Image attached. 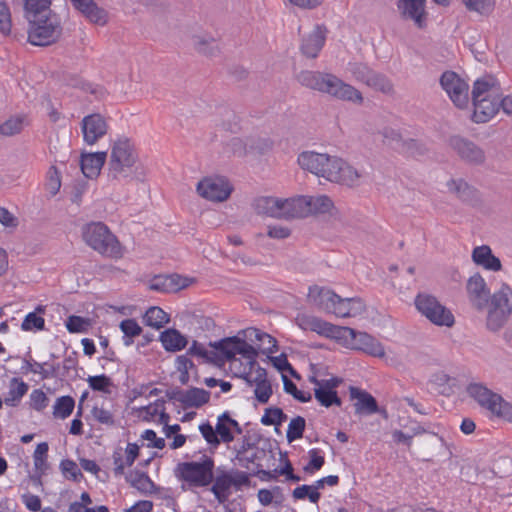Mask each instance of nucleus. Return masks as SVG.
Wrapping results in <instances>:
<instances>
[{"instance_id": "f257e3e1", "label": "nucleus", "mask_w": 512, "mask_h": 512, "mask_svg": "<svg viewBox=\"0 0 512 512\" xmlns=\"http://www.w3.org/2000/svg\"><path fill=\"white\" fill-rule=\"evenodd\" d=\"M466 292L472 307L477 311H487L486 328L497 332L512 315V288L502 283L493 294L480 273L470 276L466 283Z\"/></svg>"}, {"instance_id": "f03ea898", "label": "nucleus", "mask_w": 512, "mask_h": 512, "mask_svg": "<svg viewBox=\"0 0 512 512\" xmlns=\"http://www.w3.org/2000/svg\"><path fill=\"white\" fill-rule=\"evenodd\" d=\"M147 169L141 163L134 142L127 137H119L111 144L107 165V178L112 182H144Z\"/></svg>"}, {"instance_id": "7ed1b4c3", "label": "nucleus", "mask_w": 512, "mask_h": 512, "mask_svg": "<svg viewBox=\"0 0 512 512\" xmlns=\"http://www.w3.org/2000/svg\"><path fill=\"white\" fill-rule=\"evenodd\" d=\"M296 79L302 86L328 94L337 100L358 105L364 101L362 93L357 88L332 73L301 71L297 74Z\"/></svg>"}, {"instance_id": "20e7f679", "label": "nucleus", "mask_w": 512, "mask_h": 512, "mask_svg": "<svg viewBox=\"0 0 512 512\" xmlns=\"http://www.w3.org/2000/svg\"><path fill=\"white\" fill-rule=\"evenodd\" d=\"M82 238L90 248L103 256L119 259L124 255V248L103 222H90L84 225Z\"/></svg>"}, {"instance_id": "39448f33", "label": "nucleus", "mask_w": 512, "mask_h": 512, "mask_svg": "<svg viewBox=\"0 0 512 512\" xmlns=\"http://www.w3.org/2000/svg\"><path fill=\"white\" fill-rule=\"evenodd\" d=\"M214 459L202 455L198 461L180 462L174 469L175 477L182 482V489L203 488L212 484L214 480Z\"/></svg>"}, {"instance_id": "423d86ee", "label": "nucleus", "mask_w": 512, "mask_h": 512, "mask_svg": "<svg viewBox=\"0 0 512 512\" xmlns=\"http://www.w3.org/2000/svg\"><path fill=\"white\" fill-rule=\"evenodd\" d=\"M327 160V163H323L319 177L348 187L359 185L362 174L355 167L338 156L327 154Z\"/></svg>"}, {"instance_id": "0eeeda50", "label": "nucleus", "mask_w": 512, "mask_h": 512, "mask_svg": "<svg viewBox=\"0 0 512 512\" xmlns=\"http://www.w3.org/2000/svg\"><path fill=\"white\" fill-rule=\"evenodd\" d=\"M467 393L480 406L486 408L492 414L512 422V405L506 402L500 395L479 383L468 385Z\"/></svg>"}, {"instance_id": "6e6552de", "label": "nucleus", "mask_w": 512, "mask_h": 512, "mask_svg": "<svg viewBox=\"0 0 512 512\" xmlns=\"http://www.w3.org/2000/svg\"><path fill=\"white\" fill-rule=\"evenodd\" d=\"M415 306L421 315L436 326L451 328L455 324V317L451 310L430 294H418L415 298Z\"/></svg>"}, {"instance_id": "1a4fd4ad", "label": "nucleus", "mask_w": 512, "mask_h": 512, "mask_svg": "<svg viewBox=\"0 0 512 512\" xmlns=\"http://www.w3.org/2000/svg\"><path fill=\"white\" fill-rule=\"evenodd\" d=\"M61 26L57 16L39 17L29 21L28 41L35 46H48L56 42L61 35Z\"/></svg>"}, {"instance_id": "9d476101", "label": "nucleus", "mask_w": 512, "mask_h": 512, "mask_svg": "<svg viewBox=\"0 0 512 512\" xmlns=\"http://www.w3.org/2000/svg\"><path fill=\"white\" fill-rule=\"evenodd\" d=\"M209 345L221 353L227 361L235 359L236 355H241L249 364L255 362L258 355L257 350L244 339L238 336L227 337L216 342H210Z\"/></svg>"}, {"instance_id": "9b49d317", "label": "nucleus", "mask_w": 512, "mask_h": 512, "mask_svg": "<svg viewBox=\"0 0 512 512\" xmlns=\"http://www.w3.org/2000/svg\"><path fill=\"white\" fill-rule=\"evenodd\" d=\"M233 187L222 176H207L201 179L196 186V192L200 197L211 202H223L227 200Z\"/></svg>"}, {"instance_id": "f8f14e48", "label": "nucleus", "mask_w": 512, "mask_h": 512, "mask_svg": "<svg viewBox=\"0 0 512 512\" xmlns=\"http://www.w3.org/2000/svg\"><path fill=\"white\" fill-rule=\"evenodd\" d=\"M440 84L454 105L464 109L469 104V85L453 71L441 75Z\"/></svg>"}, {"instance_id": "ddd939ff", "label": "nucleus", "mask_w": 512, "mask_h": 512, "mask_svg": "<svg viewBox=\"0 0 512 512\" xmlns=\"http://www.w3.org/2000/svg\"><path fill=\"white\" fill-rule=\"evenodd\" d=\"M342 338H350V348L366 353L373 357H384V346L372 335L366 332H357L353 328L344 327Z\"/></svg>"}, {"instance_id": "4468645a", "label": "nucleus", "mask_w": 512, "mask_h": 512, "mask_svg": "<svg viewBox=\"0 0 512 512\" xmlns=\"http://www.w3.org/2000/svg\"><path fill=\"white\" fill-rule=\"evenodd\" d=\"M295 321L302 330L316 332L328 338H342L344 327L331 324L316 316L299 314Z\"/></svg>"}, {"instance_id": "2eb2a0df", "label": "nucleus", "mask_w": 512, "mask_h": 512, "mask_svg": "<svg viewBox=\"0 0 512 512\" xmlns=\"http://www.w3.org/2000/svg\"><path fill=\"white\" fill-rule=\"evenodd\" d=\"M81 131L86 144H96L108 131L106 118L100 113L85 116L81 121Z\"/></svg>"}, {"instance_id": "dca6fc26", "label": "nucleus", "mask_w": 512, "mask_h": 512, "mask_svg": "<svg viewBox=\"0 0 512 512\" xmlns=\"http://www.w3.org/2000/svg\"><path fill=\"white\" fill-rule=\"evenodd\" d=\"M483 90L479 87L476 91H472V103L474 107L472 120L476 123H486L493 118L500 109V103L498 99H486L480 98L483 94Z\"/></svg>"}, {"instance_id": "f3484780", "label": "nucleus", "mask_w": 512, "mask_h": 512, "mask_svg": "<svg viewBox=\"0 0 512 512\" xmlns=\"http://www.w3.org/2000/svg\"><path fill=\"white\" fill-rule=\"evenodd\" d=\"M327 32L324 25H315L309 33L303 35L301 53L307 58H316L325 44Z\"/></svg>"}, {"instance_id": "a211bd4d", "label": "nucleus", "mask_w": 512, "mask_h": 512, "mask_svg": "<svg viewBox=\"0 0 512 512\" xmlns=\"http://www.w3.org/2000/svg\"><path fill=\"white\" fill-rule=\"evenodd\" d=\"M192 282L193 279L178 274L158 275L149 281L148 287L161 293H175L189 287Z\"/></svg>"}, {"instance_id": "6ab92c4d", "label": "nucleus", "mask_w": 512, "mask_h": 512, "mask_svg": "<svg viewBox=\"0 0 512 512\" xmlns=\"http://www.w3.org/2000/svg\"><path fill=\"white\" fill-rule=\"evenodd\" d=\"M338 296L339 295L333 290L327 287L313 285L309 287L307 299L310 304L314 305L319 310L334 314Z\"/></svg>"}, {"instance_id": "aec40b11", "label": "nucleus", "mask_w": 512, "mask_h": 512, "mask_svg": "<svg viewBox=\"0 0 512 512\" xmlns=\"http://www.w3.org/2000/svg\"><path fill=\"white\" fill-rule=\"evenodd\" d=\"M450 145L459 157L468 163L481 164L485 161L484 151L467 139L457 136L452 137Z\"/></svg>"}, {"instance_id": "412c9836", "label": "nucleus", "mask_w": 512, "mask_h": 512, "mask_svg": "<svg viewBox=\"0 0 512 512\" xmlns=\"http://www.w3.org/2000/svg\"><path fill=\"white\" fill-rule=\"evenodd\" d=\"M72 6L90 23L104 26L107 24L108 12L98 6L94 0H70Z\"/></svg>"}, {"instance_id": "4be33fe9", "label": "nucleus", "mask_w": 512, "mask_h": 512, "mask_svg": "<svg viewBox=\"0 0 512 512\" xmlns=\"http://www.w3.org/2000/svg\"><path fill=\"white\" fill-rule=\"evenodd\" d=\"M173 398L186 408H199L210 400V392L201 388L192 387L187 390H177Z\"/></svg>"}, {"instance_id": "5701e85b", "label": "nucleus", "mask_w": 512, "mask_h": 512, "mask_svg": "<svg viewBox=\"0 0 512 512\" xmlns=\"http://www.w3.org/2000/svg\"><path fill=\"white\" fill-rule=\"evenodd\" d=\"M471 258L475 265L485 270L498 272L502 269L500 259L493 254L492 249L488 245L473 248Z\"/></svg>"}, {"instance_id": "b1692460", "label": "nucleus", "mask_w": 512, "mask_h": 512, "mask_svg": "<svg viewBox=\"0 0 512 512\" xmlns=\"http://www.w3.org/2000/svg\"><path fill=\"white\" fill-rule=\"evenodd\" d=\"M397 7L401 16L410 19L422 28L425 22V0H398Z\"/></svg>"}, {"instance_id": "393cba45", "label": "nucleus", "mask_w": 512, "mask_h": 512, "mask_svg": "<svg viewBox=\"0 0 512 512\" xmlns=\"http://www.w3.org/2000/svg\"><path fill=\"white\" fill-rule=\"evenodd\" d=\"M191 46L200 54L205 56H216L220 53L219 41L207 32H198L190 38Z\"/></svg>"}, {"instance_id": "a878e982", "label": "nucleus", "mask_w": 512, "mask_h": 512, "mask_svg": "<svg viewBox=\"0 0 512 512\" xmlns=\"http://www.w3.org/2000/svg\"><path fill=\"white\" fill-rule=\"evenodd\" d=\"M106 158L107 152L82 153L80 166L83 174L90 179L98 177Z\"/></svg>"}, {"instance_id": "bb28decb", "label": "nucleus", "mask_w": 512, "mask_h": 512, "mask_svg": "<svg viewBox=\"0 0 512 512\" xmlns=\"http://www.w3.org/2000/svg\"><path fill=\"white\" fill-rule=\"evenodd\" d=\"M281 219L306 218V197L297 196L289 199H281Z\"/></svg>"}, {"instance_id": "cd10ccee", "label": "nucleus", "mask_w": 512, "mask_h": 512, "mask_svg": "<svg viewBox=\"0 0 512 512\" xmlns=\"http://www.w3.org/2000/svg\"><path fill=\"white\" fill-rule=\"evenodd\" d=\"M215 428L217 436L220 439V443L232 442L234 440L233 431H235L237 434L242 433L241 426L235 419L230 417L228 412H224L218 416Z\"/></svg>"}, {"instance_id": "c85d7f7f", "label": "nucleus", "mask_w": 512, "mask_h": 512, "mask_svg": "<svg viewBox=\"0 0 512 512\" xmlns=\"http://www.w3.org/2000/svg\"><path fill=\"white\" fill-rule=\"evenodd\" d=\"M307 216L328 214L333 216L336 208L332 199L327 195L305 196Z\"/></svg>"}, {"instance_id": "c756f323", "label": "nucleus", "mask_w": 512, "mask_h": 512, "mask_svg": "<svg viewBox=\"0 0 512 512\" xmlns=\"http://www.w3.org/2000/svg\"><path fill=\"white\" fill-rule=\"evenodd\" d=\"M350 395L356 400L354 407L357 414L371 415L378 411L377 401L368 392L352 387Z\"/></svg>"}, {"instance_id": "7c9ffc66", "label": "nucleus", "mask_w": 512, "mask_h": 512, "mask_svg": "<svg viewBox=\"0 0 512 512\" xmlns=\"http://www.w3.org/2000/svg\"><path fill=\"white\" fill-rule=\"evenodd\" d=\"M327 153H317L314 151H304L299 154L297 162L299 166L306 171L319 177L323 163H327Z\"/></svg>"}, {"instance_id": "2f4dec72", "label": "nucleus", "mask_w": 512, "mask_h": 512, "mask_svg": "<svg viewBox=\"0 0 512 512\" xmlns=\"http://www.w3.org/2000/svg\"><path fill=\"white\" fill-rule=\"evenodd\" d=\"M448 192L463 202H473L478 199V191L464 179H451L447 182Z\"/></svg>"}, {"instance_id": "473e14b6", "label": "nucleus", "mask_w": 512, "mask_h": 512, "mask_svg": "<svg viewBox=\"0 0 512 512\" xmlns=\"http://www.w3.org/2000/svg\"><path fill=\"white\" fill-rule=\"evenodd\" d=\"M213 485L211 487V492L214 494L215 498L218 500L220 504L225 503L230 495V488L235 483L233 480V476L227 472H223L214 476Z\"/></svg>"}, {"instance_id": "72a5a7b5", "label": "nucleus", "mask_w": 512, "mask_h": 512, "mask_svg": "<svg viewBox=\"0 0 512 512\" xmlns=\"http://www.w3.org/2000/svg\"><path fill=\"white\" fill-rule=\"evenodd\" d=\"M479 87L483 90V95L480 98L486 99H500L502 96V89L498 80L492 75H485L474 82L472 91H476Z\"/></svg>"}, {"instance_id": "f704fd0d", "label": "nucleus", "mask_w": 512, "mask_h": 512, "mask_svg": "<svg viewBox=\"0 0 512 512\" xmlns=\"http://www.w3.org/2000/svg\"><path fill=\"white\" fill-rule=\"evenodd\" d=\"M51 0H24L25 17L35 21L39 17L54 15L50 9Z\"/></svg>"}, {"instance_id": "c9c22d12", "label": "nucleus", "mask_w": 512, "mask_h": 512, "mask_svg": "<svg viewBox=\"0 0 512 512\" xmlns=\"http://www.w3.org/2000/svg\"><path fill=\"white\" fill-rule=\"evenodd\" d=\"M160 340L163 347L170 352L180 351L188 344L187 338L176 329H168L162 332Z\"/></svg>"}, {"instance_id": "e433bc0d", "label": "nucleus", "mask_w": 512, "mask_h": 512, "mask_svg": "<svg viewBox=\"0 0 512 512\" xmlns=\"http://www.w3.org/2000/svg\"><path fill=\"white\" fill-rule=\"evenodd\" d=\"M28 125L26 115L18 114L9 117L3 123H0V136L12 137L20 134L24 127Z\"/></svg>"}, {"instance_id": "4c0bfd02", "label": "nucleus", "mask_w": 512, "mask_h": 512, "mask_svg": "<svg viewBox=\"0 0 512 512\" xmlns=\"http://www.w3.org/2000/svg\"><path fill=\"white\" fill-rule=\"evenodd\" d=\"M281 199L274 197H260L255 201L254 207L258 214L274 218L281 216Z\"/></svg>"}, {"instance_id": "58836bf2", "label": "nucleus", "mask_w": 512, "mask_h": 512, "mask_svg": "<svg viewBox=\"0 0 512 512\" xmlns=\"http://www.w3.org/2000/svg\"><path fill=\"white\" fill-rule=\"evenodd\" d=\"M125 478L133 488L141 493H153L156 489L154 482L144 472L132 471Z\"/></svg>"}, {"instance_id": "ea45409f", "label": "nucleus", "mask_w": 512, "mask_h": 512, "mask_svg": "<svg viewBox=\"0 0 512 512\" xmlns=\"http://www.w3.org/2000/svg\"><path fill=\"white\" fill-rule=\"evenodd\" d=\"M27 391L28 385L24 381L19 380L18 378H12L9 385L8 395L4 402L8 406H15Z\"/></svg>"}, {"instance_id": "a19ab883", "label": "nucleus", "mask_w": 512, "mask_h": 512, "mask_svg": "<svg viewBox=\"0 0 512 512\" xmlns=\"http://www.w3.org/2000/svg\"><path fill=\"white\" fill-rule=\"evenodd\" d=\"M143 320L147 326L160 329L168 323L169 317L163 309L159 307H150L146 311Z\"/></svg>"}, {"instance_id": "79ce46f5", "label": "nucleus", "mask_w": 512, "mask_h": 512, "mask_svg": "<svg viewBox=\"0 0 512 512\" xmlns=\"http://www.w3.org/2000/svg\"><path fill=\"white\" fill-rule=\"evenodd\" d=\"M347 71L352 75V77L365 85L368 84L371 76L374 73L370 67H368L364 63L359 62H350L347 66Z\"/></svg>"}, {"instance_id": "37998d69", "label": "nucleus", "mask_w": 512, "mask_h": 512, "mask_svg": "<svg viewBox=\"0 0 512 512\" xmlns=\"http://www.w3.org/2000/svg\"><path fill=\"white\" fill-rule=\"evenodd\" d=\"M461 3L470 12H476L480 15L488 16L495 7V0H461Z\"/></svg>"}, {"instance_id": "c03bdc74", "label": "nucleus", "mask_w": 512, "mask_h": 512, "mask_svg": "<svg viewBox=\"0 0 512 512\" xmlns=\"http://www.w3.org/2000/svg\"><path fill=\"white\" fill-rule=\"evenodd\" d=\"M123 332V342L125 346L133 344V338L139 336L142 333V328L136 322L135 319H125L121 321L119 325Z\"/></svg>"}, {"instance_id": "a18cd8bd", "label": "nucleus", "mask_w": 512, "mask_h": 512, "mask_svg": "<svg viewBox=\"0 0 512 512\" xmlns=\"http://www.w3.org/2000/svg\"><path fill=\"white\" fill-rule=\"evenodd\" d=\"M75 401L71 396H62L56 399L53 406V415L55 418L66 419L72 413Z\"/></svg>"}, {"instance_id": "49530a36", "label": "nucleus", "mask_w": 512, "mask_h": 512, "mask_svg": "<svg viewBox=\"0 0 512 512\" xmlns=\"http://www.w3.org/2000/svg\"><path fill=\"white\" fill-rule=\"evenodd\" d=\"M45 309L43 306H38L36 312H31L26 315L24 318L21 328L24 331H32V330H43L45 326V320L43 317L39 316L38 313H44Z\"/></svg>"}, {"instance_id": "de8ad7c7", "label": "nucleus", "mask_w": 512, "mask_h": 512, "mask_svg": "<svg viewBox=\"0 0 512 512\" xmlns=\"http://www.w3.org/2000/svg\"><path fill=\"white\" fill-rule=\"evenodd\" d=\"M367 86L384 94H392L394 92V86L390 79L376 71H374Z\"/></svg>"}, {"instance_id": "09e8293b", "label": "nucleus", "mask_w": 512, "mask_h": 512, "mask_svg": "<svg viewBox=\"0 0 512 512\" xmlns=\"http://www.w3.org/2000/svg\"><path fill=\"white\" fill-rule=\"evenodd\" d=\"M65 326L70 333H85L92 326L90 318L71 315L67 318Z\"/></svg>"}, {"instance_id": "8fccbe9b", "label": "nucleus", "mask_w": 512, "mask_h": 512, "mask_svg": "<svg viewBox=\"0 0 512 512\" xmlns=\"http://www.w3.org/2000/svg\"><path fill=\"white\" fill-rule=\"evenodd\" d=\"M314 395L322 406L330 407L332 405H341V399L338 397L336 391L326 390L323 387L316 386L314 389Z\"/></svg>"}, {"instance_id": "3c124183", "label": "nucleus", "mask_w": 512, "mask_h": 512, "mask_svg": "<svg viewBox=\"0 0 512 512\" xmlns=\"http://www.w3.org/2000/svg\"><path fill=\"white\" fill-rule=\"evenodd\" d=\"M254 394L260 403H267L272 394L270 382L266 378H263L261 374L255 379Z\"/></svg>"}, {"instance_id": "603ef678", "label": "nucleus", "mask_w": 512, "mask_h": 512, "mask_svg": "<svg viewBox=\"0 0 512 512\" xmlns=\"http://www.w3.org/2000/svg\"><path fill=\"white\" fill-rule=\"evenodd\" d=\"M306 421L303 417L297 416L293 418L287 429L286 437L289 443H292L296 439H300L303 436L305 430Z\"/></svg>"}, {"instance_id": "864d4df0", "label": "nucleus", "mask_w": 512, "mask_h": 512, "mask_svg": "<svg viewBox=\"0 0 512 512\" xmlns=\"http://www.w3.org/2000/svg\"><path fill=\"white\" fill-rule=\"evenodd\" d=\"M249 336L252 335L261 342L263 351L267 353H274L277 351L276 340L267 333L261 332L258 329L252 328L248 330Z\"/></svg>"}, {"instance_id": "5fc2aeb1", "label": "nucleus", "mask_w": 512, "mask_h": 512, "mask_svg": "<svg viewBox=\"0 0 512 512\" xmlns=\"http://www.w3.org/2000/svg\"><path fill=\"white\" fill-rule=\"evenodd\" d=\"M251 148L252 146L249 145L247 141L239 137L232 138L225 146L227 153L238 157L246 155Z\"/></svg>"}, {"instance_id": "6e6d98bb", "label": "nucleus", "mask_w": 512, "mask_h": 512, "mask_svg": "<svg viewBox=\"0 0 512 512\" xmlns=\"http://www.w3.org/2000/svg\"><path fill=\"white\" fill-rule=\"evenodd\" d=\"M287 419V415L282 411V409L274 407L267 408L265 410L264 415L261 418V423L263 425H280Z\"/></svg>"}, {"instance_id": "4d7b16f0", "label": "nucleus", "mask_w": 512, "mask_h": 512, "mask_svg": "<svg viewBox=\"0 0 512 512\" xmlns=\"http://www.w3.org/2000/svg\"><path fill=\"white\" fill-rule=\"evenodd\" d=\"M87 382L92 390L104 393H110V387L113 385L111 379L105 374L89 376Z\"/></svg>"}, {"instance_id": "13d9d810", "label": "nucleus", "mask_w": 512, "mask_h": 512, "mask_svg": "<svg viewBox=\"0 0 512 512\" xmlns=\"http://www.w3.org/2000/svg\"><path fill=\"white\" fill-rule=\"evenodd\" d=\"M46 363L34 362L33 364L27 362V368L34 374H40L42 379H47L57 376L59 365H51L49 368H45Z\"/></svg>"}, {"instance_id": "bf43d9fd", "label": "nucleus", "mask_w": 512, "mask_h": 512, "mask_svg": "<svg viewBox=\"0 0 512 512\" xmlns=\"http://www.w3.org/2000/svg\"><path fill=\"white\" fill-rule=\"evenodd\" d=\"M199 431L208 445L213 448H217L220 445V439L217 436L216 428L209 422L201 424L199 426Z\"/></svg>"}, {"instance_id": "052dcab7", "label": "nucleus", "mask_w": 512, "mask_h": 512, "mask_svg": "<svg viewBox=\"0 0 512 512\" xmlns=\"http://www.w3.org/2000/svg\"><path fill=\"white\" fill-rule=\"evenodd\" d=\"M48 444L46 442L39 443L34 451L33 459L34 465L37 470L45 471L47 469V452Z\"/></svg>"}, {"instance_id": "680f3d73", "label": "nucleus", "mask_w": 512, "mask_h": 512, "mask_svg": "<svg viewBox=\"0 0 512 512\" xmlns=\"http://www.w3.org/2000/svg\"><path fill=\"white\" fill-rule=\"evenodd\" d=\"M60 468L67 479L78 481L83 476L78 465L72 460H63L60 464Z\"/></svg>"}, {"instance_id": "e2e57ef3", "label": "nucleus", "mask_w": 512, "mask_h": 512, "mask_svg": "<svg viewBox=\"0 0 512 512\" xmlns=\"http://www.w3.org/2000/svg\"><path fill=\"white\" fill-rule=\"evenodd\" d=\"M61 187L60 173L55 166H51L48 171V180L46 183L47 191L52 195H56Z\"/></svg>"}, {"instance_id": "0e129e2a", "label": "nucleus", "mask_w": 512, "mask_h": 512, "mask_svg": "<svg viewBox=\"0 0 512 512\" xmlns=\"http://www.w3.org/2000/svg\"><path fill=\"white\" fill-rule=\"evenodd\" d=\"M92 416L96 421L107 426H113L115 424L113 413L105 409L104 407L95 406L92 411Z\"/></svg>"}, {"instance_id": "69168bd1", "label": "nucleus", "mask_w": 512, "mask_h": 512, "mask_svg": "<svg viewBox=\"0 0 512 512\" xmlns=\"http://www.w3.org/2000/svg\"><path fill=\"white\" fill-rule=\"evenodd\" d=\"M11 27L10 9L5 2H0V32L3 35H8L11 32Z\"/></svg>"}, {"instance_id": "338daca9", "label": "nucleus", "mask_w": 512, "mask_h": 512, "mask_svg": "<svg viewBox=\"0 0 512 512\" xmlns=\"http://www.w3.org/2000/svg\"><path fill=\"white\" fill-rule=\"evenodd\" d=\"M310 462L304 467L307 473H313L320 470L325 463L324 457L319 454L317 449H311L309 452Z\"/></svg>"}, {"instance_id": "774afa93", "label": "nucleus", "mask_w": 512, "mask_h": 512, "mask_svg": "<svg viewBox=\"0 0 512 512\" xmlns=\"http://www.w3.org/2000/svg\"><path fill=\"white\" fill-rule=\"evenodd\" d=\"M284 389L287 393L293 395V397L300 402L305 403L311 400V394L309 392L298 390L294 382L287 378L284 380Z\"/></svg>"}]
</instances>
